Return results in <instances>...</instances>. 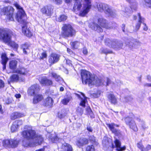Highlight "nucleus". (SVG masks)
Here are the masks:
<instances>
[{
    "label": "nucleus",
    "mask_w": 151,
    "mask_h": 151,
    "mask_svg": "<svg viewBox=\"0 0 151 151\" xmlns=\"http://www.w3.org/2000/svg\"><path fill=\"white\" fill-rule=\"evenodd\" d=\"M24 138L22 141V144L24 147H34L40 145L43 141L42 136L36 134L35 132L31 129L24 130L22 133Z\"/></svg>",
    "instance_id": "nucleus-1"
},
{
    "label": "nucleus",
    "mask_w": 151,
    "mask_h": 151,
    "mask_svg": "<svg viewBox=\"0 0 151 151\" xmlns=\"http://www.w3.org/2000/svg\"><path fill=\"white\" fill-rule=\"evenodd\" d=\"M84 2L82 8L81 1L76 0L74 4L73 11L81 17L85 16L89 11L91 7V0H84Z\"/></svg>",
    "instance_id": "nucleus-2"
},
{
    "label": "nucleus",
    "mask_w": 151,
    "mask_h": 151,
    "mask_svg": "<svg viewBox=\"0 0 151 151\" xmlns=\"http://www.w3.org/2000/svg\"><path fill=\"white\" fill-rule=\"evenodd\" d=\"M13 35V33L11 30L0 29V40L17 50L18 45L12 40L11 38Z\"/></svg>",
    "instance_id": "nucleus-3"
},
{
    "label": "nucleus",
    "mask_w": 151,
    "mask_h": 151,
    "mask_svg": "<svg viewBox=\"0 0 151 151\" xmlns=\"http://www.w3.org/2000/svg\"><path fill=\"white\" fill-rule=\"evenodd\" d=\"M81 76L83 84H91L95 85L97 86L101 84V80L96 76L92 75L89 72L86 70H82Z\"/></svg>",
    "instance_id": "nucleus-4"
},
{
    "label": "nucleus",
    "mask_w": 151,
    "mask_h": 151,
    "mask_svg": "<svg viewBox=\"0 0 151 151\" xmlns=\"http://www.w3.org/2000/svg\"><path fill=\"white\" fill-rule=\"evenodd\" d=\"M131 4V7H127L122 8L121 13L126 17L129 16V14L133 12L132 10H136L137 9V4L135 1L133 0H126Z\"/></svg>",
    "instance_id": "nucleus-5"
},
{
    "label": "nucleus",
    "mask_w": 151,
    "mask_h": 151,
    "mask_svg": "<svg viewBox=\"0 0 151 151\" xmlns=\"http://www.w3.org/2000/svg\"><path fill=\"white\" fill-rule=\"evenodd\" d=\"M15 6L19 10L16 16V20L18 22L25 24L27 16L22 8L17 4H15Z\"/></svg>",
    "instance_id": "nucleus-6"
},
{
    "label": "nucleus",
    "mask_w": 151,
    "mask_h": 151,
    "mask_svg": "<svg viewBox=\"0 0 151 151\" xmlns=\"http://www.w3.org/2000/svg\"><path fill=\"white\" fill-rule=\"evenodd\" d=\"M62 30V36L64 37H72L75 35L76 31L70 24L64 25Z\"/></svg>",
    "instance_id": "nucleus-7"
},
{
    "label": "nucleus",
    "mask_w": 151,
    "mask_h": 151,
    "mask_svg": "<svg viewBox=\"0 0 151 151\" xmlns=\"http://www.w3.org/2000/svg\"><path fill=\"white\" fill-rule=\"evenodd\" d=\"M106 45L110 47L119 49L122 47L123 44L116 40H111L109 39H106L105 41Z\"/></svg>",
    "instance_id": "nucleus-8"
},
{
    "label": "nucleus",
    "mask_w": 151,
    "mask_h": 151,
    "mask_svg": "<svg viewBox=\"0 0 151 151\" xmlns=\"http://www.w3.org/2000/svg\"><path fill=\"white\" fill-rule=\"evenodd\" d=\"M19 143L18 141L11 139L3 140L2 142V145L5 148H14L17 146Z\"/></svg>",
    "instance_id": "nucleus-9"
},
{
    "label": "nucleus",
    "mask_w": 151,
    "mask_h": 151,
    "mask_svg": "<svg viewBox=\"0 0 151 151\" xmlns=\"http://www.w3.org/2000/svg\"><path fill=\"white\" fill-rule=\"evenodd\" d=\"M124 120L126 124L128 125L131 129L135 132L138 131L136 124L132 118L127 117L124 119Z\"/></svg>",
    "instance_id": "nucleus-10"
},
{
    "label": "nucleus",
    "mask_w": 151,
    "mask_h": 151,
    "mask_svg": "<svg viewBox=\"0 0 151 151\" xmlns=\"http://www.w3.org/2000/svg\"><path fill=\"white\" fill-rule=\"evenodd\" d=\"M12 9L10 7H5L2 9V14L6 15L8 19L11 21L14 20L12 13L10 12L11 9Z\"/></svg>",
    "instance_id": "nucleus-11"
},
{
    "label": "nucleus",
    "mask_w": 151,
    "mask_h": 151,
    "mask_svg": "<svg viewBox=\"0 0 151 151\" xmlns=\"http://www.w3.org/2000/svg\"><path fill=\"white\" fill-rule=\"evenodd\" d=\"M53 7L50 5L44 6L41 9V11L42 14L47 16H50L53 12Z\"/></svg>",
    "instance_id": "nucleus-12"
},
{
    "label": "nucleus",
    "mask_w": 151,
    "mask_h": 151,
    "mask_svg": "<svg viewBox=\"0 0 151 151\" xmlns=\"http://www.w3.org/2000/svg\"><path fill=\"white\" fill-rule=\"evenodd\" d=\"M60 55L56 53H52L50 56L48 61L50 65L57 63L60 59Z\"/></svg>",
    "instance_id": "nucleus-13"
},
{
    "label": "nucleus",
    "mask_w": 151,
    "mask_h": 151,
    "mask_svg": "<svg viewBox=\"0 0 151 151\" xmlns=\"http://www.w3.org/2000/svg\"><path fill=\"white\" fill-rule=\"evenodd\" d=\"M107 125L112 132L118 136H120L121 135V133L120 131L117 130L115 128V127H118L119 126L118 125L114 123L107 124Z\"/></svg>",
    "instance_id": "nucleus-14"
},
{
    "label": "nucleus",
    "mask_w": 151,
    "mask_h": 151,
    "mask_svg": "<svg viewBox=\"0 0 151 151\" xmlns=\"http://www.w3.org/2000/svg\"><path fill=\"white\" fill-rule=\"evenodd\" d=\"M39 81L40 83L43 85H51L52 84V80L48 79L46 76L39 78Z\"/></svg>",
    "instance_id": "nucleus-15"
},
{
    "label": "nucleus",
    "mask_w": 151,
    "mask_h": 151,
    "mask_svg": "<svg viewBox=\"0 0 151 151\" xmlns=\"http://www.w3.org/2000/svg\"><path fill=\"white\" fill-rule=\"evenodd\" d=\"M105 13L109 16L114 17L116 15L115 11L113 10L111 7L106 4L104 10Z\"/></svg>",
    "instance_id": "nucleus-16"
},
{
    "label": "nucleus",
    "mask_w": 151,
    "mask_h": 151,
    "mask_svg": "<svg viewBox=\"0 0 151 151\" xmlns=\"http://www.w3.org/2000/svg\"><path fill=\"white\" fill-rule=\"evenodd\" d=\"M88 140L87 139L84 138H81L77 140L76 142L77 145L79 148L88 144Z\"/></svg>",
    "instance_id": "nucleus-17"
},
{
    "label": "nucleus",
    "mask_w": 151,
    "mask_h": 151,
    "mask_svg": "<svg viewBox=\"0 0 151 151\" xmlns=\"http://www.w3.org/2000/svg\"><path fill=\"white\" fill-rule=\"evenodd\" d=\"M22 124V121L21 120H18L14 121L11 127L12 132H15L17 130L19 126Z\"/></svg>",
    "instance_id": "nucleus-18"
},
{
    "label": "nucleus",
    "mask_w": 151,
    "mask_h": 151,
    "mask_svg": "<svg viewBox=\"0 0 151 151\" xmlns=\"http://www.w3.org/2000/svg\"><path fill=\"white\" fill-rule=\"evenodd\" d=\"M11 82L23 81L24 78L22 76H19L18 74H14L12 75L10 78Z\"/></svg>",
    "instance_id": "nucleus-19"
},
{
    "label": "nucleus",
    "mask_w": 151,
    "mask_h": 151,
    "mask_svg": "<svg viewBox=\"0 0 151 151\" xmlns=\"http://www.w3.org/2000/svg\"><path fill=\"white\" fill-rule=\"evenodd\" d=\"M106 86L110 85L112 88H115L117 87H119L122 84V82L119 81H116L115 83L112 82L111 80L108 78H107L106 82Z\"/></svg>",
    "instance_id": "nucleus-20"
},
{
    "label": "nucleus",
    "mask_w": 151,
    "mask_h": 151,
    "mask_svg": "<svg viewBox=\"0 0 151 151\" xmlns=\"http://www.w3.org/2000/svg\"><path fill=\"white\" fill-rule=\"evenodd\" d=\"M98 23L101 27L106 29H108L111 28L109 26L108 24L107 23L106 20L103 18H101L98 19Z\"/></svg>",
    "instance_id": "nucleus-21"
},
{
    "label": "nucleus",
    "mask_w": 151,
    "mask_h": 151,
    "mask_svg": "<svg viewBox=\"0 0 151 151\" xmlns=\"http://www.w3.org/2000/svg\"><path fill=\"white\" fill-rule=\"evenodd\" d=\"M39 89L38 85L36 84L32 85L29 88L28 93L30 95L32 96L35 93L37 92Z\"/></svg>",
    "instance_id": "nucleus-22"
},
{
    "label": "nucleus",
    "mask_w": 151,
    "mask_h": 151,
    "mask_svg": "<svg viewBox=\"0 0 151 151\" xmlns=\"http://www.w3.org/2000/svg\"><path fill=\"white\" fill-rule=\"evenodd\" d=\"M28 72L26 69L22 67H19L16 69L14 70V73H16L22 75H26Z\"/></svg>",
    "instance_id": "nucleus-23"
},
{
    "label": "nucleus",
    "mask_w": 151,
    "mask_h": 151,
    "mask_svg": "<svg viewBox=\"0 0 151 151\" xmlns=\"http://www.w3.org/2000/svg\"><path fill=\"white\" fill-rule=\"evenodd\" d=\"M135 119L139 122V125L142 129H145L148 128V127L145 124V122L140 118L138 117H135Z\"/></svg>",
    "instance_id": "nucleus-24"
},
{
    "label": "nucleus",
    "mask_w": 151,
    "mask_h": 151,
    "mask_svg": "<svg viewBox=\"0 0 151 151\" xmlns=\"http://www.w3.org/2000/svg\"><path fill=\"white\" fill-rule=\"evenodd\" d=\"M22 29V32L27 37H30L32 36V32L30 31L29 28H27L26 26H23Z\"/></svg>",
    "instance_id": "nucleus-25"
},
{
    "label": "nucleus",
    "mask_w": 151,
    "mask_h": 151,
    "mask_svg": "<svg viewBox=\"0 0 151 151\" xmlns=\"http://www.w3.org/2000/svg\"><path fill=\"white\" fill-rule=\"evenodd\" d=\"M82 97L80 96L78 94H76V95L78 97L81 98V101L80 103V105L83 107L85 106V105L86 102L87 101L86 98L84 94L82 93H81Z\"/></svg>",
    "instance_id": "nucleus-26"
},
{
    "label": "nucleus",
    "mask_w": 151,
    "mask_h": 151,
    "mask_svg": "<svg viewBox=\"0 0 151 151\" xmlns=\"http://www.w3.org/2000/svg\"><path fill=\"white\" fill-rule=\"evenodd\" d=\"M117 150L118 151H122L125 149L126 147L124 146L122 147H121V143L119 140L117 139H116L114 141Z\"/></svg>",
    "instance_id": "nucleus-27"
},
{
    "label": "nucleus",
    "mask_w": 151,
    "mask_h": 151,
    "mask_svg": "<svg viewBox=\"0 0 151 151\" xmlns=\"http://www.w3.org/2000/svg\"><path fill=\"white\" fill-rule=\"evenodd\" d=\"M108 98L110 102L112 104H115L117 103V99L115 96L112 94H109Z\"/></svg>",
    "instance_id": "nucleus-28"
},
{
    "label": "nucleus",
    "mask_w": 151,
    "mask_h": 151,
    "mask_svg": "<svg viewBox=\"0 0 151 151\" xmlns=\"http://www.w3.org/2000/svg\"><path fill=\"white\" fill-rule=\"evenodd\" d=\"M43 99L42 96L40 94L36 95L33 99V103L36 104L39 101L42 100Z\"/></svg>",
    "instance_id": "nucleus-29"
},
{
    "label": "nucleus",
    "mask_w": 151,
    "mask_h": 151,
    "mask_svg": "<svg viewBox=\"0 0 151 151\" xmlns=\"http://www.w3.org/2000/svg\"><path fill=\"white\" fill-rule=\"evenodd\" d=\"M138 17L139 19L138 22L136 26V29L137 30H138L139 29L141 23H143V22H144L145 20L144 18L142 17L141 16L140 13H138Z\"/></svg>",
    "instance_id": "nucleus-30"
},
{
    "label": "nucleus",
    "mask_w": 151,
    "mask_h": 151,
    "mask_svg": "<svg viewBox=\"0 0 151 151\" xmlns=\"http://www.w3.org/2000/svg\"><path fill=\"white\" fill-rule=\"evenodd\" d=\"M62 148L64 151H72L73 148L71 145L69 144L65 143L62 144Z\"/></svg>",
    "instance_id": "nucleus-31"
},
{
    "label": "nucleus",
    "mask_w": 151,
    "mask_h": 151,
    "mask_svg": "<svg viewBox=\"0 0 151 151\" xmlns=\"http://www.w3.org/2000/svg\"><path fill=\"white\" fill-rule=\"evenodd\" d=\"M2 63L3 65V69L4 70L6 68V65L7 62L8 58L6 57L5 53H3L1 55Z\"/></svg>",
    "instance_id": "nucleus-32"
},
{
    "label": "nucleus",
    "mask_w": 151,
    "mask_h": 151,
    "mask_svg": "<svg viewBox=\"0 0 151 151\" xmlns=\"http://www.w3.org/2000/svg\"><path fill=\"white\" fill-rule=\"evenodd\" d=\"M17 64V62L15 60H12L9 63V68L13 70V72H14V70H16L15 69L16 68Z\"/></svg>",
    "instance_id": "nucleus-33"
},
{
    "label": "nucleus",
    "mask_w": 151,
    "mask_h": 151,
    "mask_svg": "<svg viewBox=\"0 0 151 151\" xmlns=\"http://www.w3.org/2000/svg\"><path fill=\"white\" fill-rule=\"evenodd\" d=\"M53 104V101L50 97H48L46 99L45 101V105L46 107H51Z\"/></svg>",
    "instance_id": "nucleus-34"
},
{
    "label": "nucleus",
    "mask_w": 151,
    "mask_h": 151,
    "mask_svg": "<svg viewBox=\"0 0 151 151\" xmlns=\"http://www.w3.org/2000/svg\"><path fill=\"white\" fill-rule=\"evenodd\" d=\"M91 28L93 30H95L98 32H101L102 31V29L98 24L95 23H93L92 25L91 26Z\"/></svg>",
    "instance_id": "nucleus-35"
},
{
    "label": "nucleus",
    "mask_w": 151,
    "mask_h": 151,
    "mask_svg": "<svg viewBox=\"0 0 151 151\" xmlns=\"http://www.w3.org/2000/svg\"><path fill=\"white\" fill-rule=\"evenodd\" d=\"M52 76L54 78L55 80L58 82H60L63 81V79L60 76L57 74L56 73L54 72H52L51 73Z\"/></svg>",
    "instance_id": "nucleus-36"
},
{
    "label": "nucleus",
    "mask_w": 151,
    "mask_h": 151,
    "mask_svg": "<svg viewBox=\"0 0 151 151\" xmlns=\"http://www.w3.org/2000/svg\"><path fill=\"white\" fill-rule=\"evenodd\" d=\"M21 47L22 49L23 52L24 54H27L30 52L29 48V46L28 44H22L21 45Z\"/></svg>",
    "instance_id": "nucleus-37"
},
{
    "label": "nucleus",
    "mask_w": 151,
    "mask_h": 151,
    "mask_svg": "<svg viewBox=\"0 0 151 151\" xmlns=\"http://www.w3.org/2000/svg\"><path fill=\"white\" fill-rule=\"evenodd\" d=\"M106 5V4L101 3H98L96 5V7L98 11L101 12L104 11Z\"/></svg>",
    "instance_id": "nucleus-38"
},
{
    "label": "nucleus",
    "mask_w": 151,
    "mask_h": 151,
    "mask_svg": "<svg viewBox=\"0 0 151 151\" xmlns=\"http://www.w3.org/2000/svg\"><path fill=\"white\" fill-rule=\"evenodd\" d=\"M23 115L18 112H14L11 115V119L12 120H14L16 119L22 117Z\"/></svg>",
    "instance_id": "nucleus-39"
},
{
    "label": "nucleus",
    "mask_w": 151,
    "mask_h": 151,
    "mask_svg": "<svg viewBox=\"0 0 151 151\" xmlns=\"http://www.w3.org/2000/svg\"><path fill=\"white\" fill-rule=\"evenodd\" d=\"M127 45H129L134 48H137L140 46L141 43L139 41L136 40L133 44H132V42H130L129 43V44H127Z\"/></svg>",
    "instance_id": "nucleus-40"
},
{
    "label": "nucleus",
    "mask_w": 151,
    "mask_h": 151,
    "mask_svg": "<svg viewBox=\"0 0 151 151\" xmlns=\"http://www.w3.org/2000/svg\"><path fill=\"white\" fill-rule=\"evenodd\" d=\"M137 147L141 151H144V147L143 145L142 142L141 140L139 142H138L137 144Z\"/></svg>",
    "instance_id": "nucleus-41"
},
{
    "label": "nucleus",
    "mask_w": 151,
    "mask_h": 151,
    "mask_svg": "<svg viewBox=\"0 0 151 151\" xmlns=\"http://www.w3.org/2000/svg\"><path fill=\"white\" fill-rule=\"evenodd\" d=\"M67 18V16L64 14L60 16L58 18L57 20L59 22H61L65 20Z\"/></svg>",
    "instance_id": "nucleus-42"
},
{
    "label": "nucleus",
    "mask_w": 151,
    "mask_h": 151,
    "mask_svg": "<svg viewBox=\"0 0 151 151\" xmlns=\"http://www.w3.org/2000/svg\"><path fill=\"white\" fill-rule=\"evenodd\" d=\"M70 45L73 48L77 49L80 45V43L78 41H75L71 42Z\"/></svg>",
    "instance_id": "nucleus-43"
},
{
    "label": "nucleus",
    "mask_w": 151,
    "mask_h": 151,
    "mask_svg": "<svg viewBox=\"0 0 151 151\" xmlns=\"http://www.w3.org/2000/svg\"><path fill=\"white\" fill-rule=\"evenodd\" d=\"M70 99V97L65 98L62 100L61 101V102L63 104L66 105L69 102Z\"/></svg>",
    "instance_id": "nucleus-44"
},
{
    "label": "nucleus",
    "mask_w": 151,
    "mask_h": 151,
    "mask_svg": "<svg viewBox=\"0 0 151 151\" xmlns=\"http://www.w3.org/2000/svg\"><path fill=\"white\" fill-rule=\"evenodd\" d=\"M65 116V114L64 111L59 112L58 113V117L59 119H61L63 118Z\"/></svg>",
    "instance_id": "nucleus-45"
},
{
    "label": "nucleus",
    "mask_w": 151,
    "mask_h": 151,
    "mask_svg": "<svg viewBox=\"0 0 151 151\" xmlns=\"http://www.w3.org/2000/svg\"><path fill=\"white\" fill-rule=\"evenodd\" d=\"M94 147L93 145H89L86 148V151H94Z\"/></svg>",
    "instance_id": "nucleus-46"
},
{
    "label": "nucleus",
    "mask_w": 151,
    "mask_h": 151,
    "mask_svg": "<svg viewBox=\"0 0 151 151\" xmlns=\"http://www.w3.org/2000/svg\"><path fill=\"white\" fill-rule=\"evenodd\" d=\"M100 51L101 53L107 54V53H110V51L108 50L107 49H105L103 48H101L100 49Z\"/></svg>",
    "instance_id": "nucleus-47"
},
{
    "label": "nucleus",
    "mask_w": 151,
    "mask_h": 151,
    "mask_svg": "<svg viewBox=\"0 0 151 151\" xmlns=\"http://www.w3.org/2000/svg\"><path fill=\"white\" fill-rule=\"evenodd\" d=\"M89 139L96 144H97V142L95 137L94 136H91L89 137Z\"/></svg>",
    "instance_id": "nucleus-48"
},
{
    "label": "nucleus",
    "mask_w": 151,
    "mask_h": 151,
    "mask_svg": "<svg viewBox=\"0 0 151 151\" xmlns=\"http://www.w3.org/2000/svg\"><path fill=\"white\" fill-rule=\"evenodd\" d=\"M47 57V54L46 52H42L40 56V59H43L44 58H46Z\"/></svg>",
    "instance_id": "nucleus-49"
},
{
    "label": "nucleus",
    "mask_w": 151,
    "mask_h": 151,
    "mask_svg": "<svg viewBox=\"0 0 151 151\" xmlns=\"http://www.w3.org/2000/svg\"><path fill=\"white\" fill-rule=\"evenodd\" d=\"M51 141L52 142L56 143L58 141V138L57 136H55L51 139Z\"/></svg>",
    "instance_id": "nucleus-50"
},
{
    "label": "nucleus",
    "mask_w": 151,
    "mask_h": 151,
    "mask_svg": "<svg viewBox=\"0 0 151 151\" xmlns=\"http://www.w3.org/2000/svg\"><path fill=\"white\" fill-rule=\"evenodd\" d=\"M151 149V145H147L146 147L144 148V151H147Z\"/></svg>",
    "instance_id": "nucleus-51"
},
{
    "label": "nucleus",
    "mask_w": 151,
    "mask_h": 151,
    "mask_svg": "<svg viewBox=\"0 0 151 151\" xmlns=\"http://www.w3.org/2000/svg\"><path fill=\"white\" fill-rule=\"evenodd\" d=\"M5 86V83L4 81L0 79V89L3 88Z\"/></svg>",
    "instance_id": "nucleus-52"
},
{
    "label": "nucleus",
    "mask_w": 151,
    "mask_h": 151,
    "mask_svg": "<svg viewBox=\"0 0 151 151\" xmlns=\"http://www.w3.org/2000/svg\"><path fill=\"white\" fill-rule=\"evenodd\" d=\"M144 1L149 7H151V0H144Z\"/></svg>",
    "instance_id": "nucleus-53"
},
{
    "label": "nucleus",
    "mask_w": 151,
    "mask_h": 151,
    "mask_svg": "<svg viewBox=\"0 0 151 151\" xmlns=\"http://www.w3.org/2000/svg\"><path fill=\"white\" fill-rule=\"evenodd\" d=\"M53 1L57 4H60L62 2V0H52Z\"/></svg>",
    "instance_id": "nucleus-54"
},
{
    "label": "nucleus",
    "mask_w": 151,
    "mask_h": 151,
    "mask_svg": "<svg viewBox=\"0 0 151 151\" xmlns=\"http://www.w3.org/2000/svg\"><path fill=\"white\" fill-rule=\"evenodd\" d=\"M66 64L69 66H72V62L69 60H66Z\"/></svg>",
    "instance_id": "nucleus-55"
},
{
    "label": "nucleus",
    "mask_w": 151,
    "mask_h": 151,
    "mask_svg": "<svg viewBox=\"0 0 151 151\" xmlns=\"http://www.w3.org/2000/svg\"><path fill=\"white\" fill-rule=\"evenodd\" d=\"M125 100L124 101L127 102L131 100V98L130 97H125L124 98Z\"/></svg>",
    "instance_id": "nucleus-56"
},
{
    "label": "nucleus",
    "mask_w": 151,
    "mask_h": 151,
    "mask_svg": "<svg viewBox=\"0 0 151 151\" xmlns=\"http://www.w3.org/2000/svg\"><path fill=\"white\" fill-rule=\"evenodd\" d=\"M87 129L89 132H92L93 131V129L92 127L89 126H88L87 127Z\"/></svg>",
    "instance_id": "nucleus-57"
},
{
    "label": "nucleus",
    "mask_w": 151,
    "mask_h": 151,
    "mask_svg": "<svg viewBox=\"0 0 151 151\" xmlns=\"http://www.w3.org/2000/svg\"><path fill=\"white\" fill-rule=\"evenodd\" d=\"M83 52L85 55H87L88 53L87 49L86 48H84L83 49Z\"/></svg>",
    "instance_id": "nucleus-58"
},
{
    "label": "nucleus",
    "mask_w": 151,
    "mask_h": 151,
    "mask_svg": "<svg viewBox=\"0 0 151 151\" xmlns=\"http://www.w3.org/2000/svg\"><path fill=\"white\" fill-rule=\"evenodd\" d=\"M143 25H144V27H143V30L145 31H147V30L148 29V28L146 24L145 23L143 22Z\"/></svg>",
    "instance_id": "nucleus-59"
},
{
    "label": "nucleus",
    "mask_w": 151,
    "mask_h": 151,
    "mask_svg": "<svg viewBox=\"0 0 151 151\" xmlns=\"http://www.w3.org/2000/svg\"><path fill=\"white\" fill-rule=\"evenodd\" d=\"M15 96L17 98H19L21 97V95L19 94H17L15 95Z\"/></svg>",
    "instance_id": "nucleus-60"
},
{
    "label": "nucleus",
    "mask_w": 151,
    "mask_h": 151,
    "mask_svg": "<svg viewBox=\"0 0 151 151\" xmlns=\"http://www.w3.org/2000/svg\"><path fill=\"white\" fill-rule=\"evenodd\" d=\"M145 86L148 87H151V83H146Z\"/></svg>",
    "instance_id": "nucleus-61"
},
{
    "label": "nucleus",
    "mask_w": 151,
    "mask_h": 151,
    "mask_svg": "<svg viewBox=\"0 0 151 151\" xmlns=\"http://www.w3.org/2000/svg\"><path fill=\"white\" fill-rule=\"evenodd\" d=\"M64 90V88L63 87H61L60 88V91H62Z\"/></svg>",
    "instance_id": "nucleus-62"
},
{
    "label": "nucleus",
    "mask_w": 151,
    "mask_h": 151,
    "mask_svg": "<svg viewBox=\"0 0 151 151\" xmlns=\"http://www.w3.org/2000/svg\"><path fill=\"white\" fill-rule=\"evenodd\" d=\"M2 107L1 105H0V112L2 113H3V110H2Z\"/></svg>",
    "instance_id": "nucleus-63"
},
{
    "label": "nucleus",
    "mask_w": 151,
    "mask_h": 151,
    "mask_svg": "<svg viewBox=\"0 0 151 151\" xmlns=\"http://www.w3.org/2000/svg\"><path fill=\"white\" fill-rule=\"evenodd\" d=\"M44 149H39L37 150H36V151H44Z\"/></svg>",
    "instance_id": "nucleus-64"
}]
</instances>
